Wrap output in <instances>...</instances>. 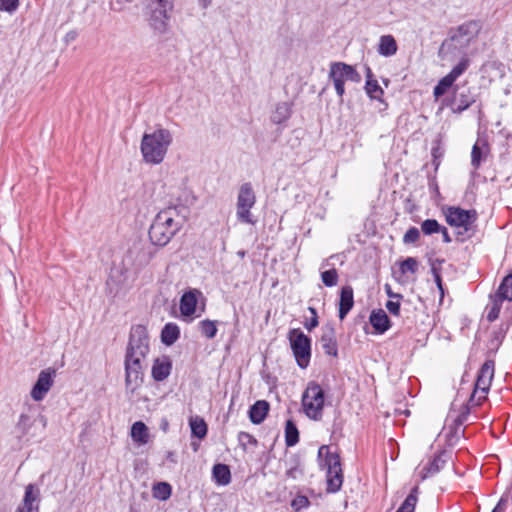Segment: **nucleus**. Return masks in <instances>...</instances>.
Here are the masks:
<instances>
[{
  "label": "nucleus",
  "mask_w": 512,
  "mask_h": 512,
  "mask_svg": "<svg viewBox=\"0 0 512 512\" xmlns=\"http://www.w3.org/2000/svg\"><path fill=\"white\" fill-rule=\"evenodd\" d=\"M455 81L456 80L448 73L438 83L448 90Z\"/></svg>",
  "instance_id": "nucleus-49"
},
{
  "label": "nucleus",
  "mask_w": 512,
  "mask_h": 512,
  "mask_svg": "<svg viewBox=\"0 0 512 512\" xmlns=\"http://www.w3.org/2000/svg\"><path fill=\"white\" fill-rule=\"evenodd\" d=\"M482 28L479 21H469L460 26L459 32H477Z\"/></svg>",
  "instance_id": "nucleus-45"
},
{
  "label": "nucleus",
  "mask_w": 512,
  "mask_h": 512,
  "mask_svg": "<svg viewBox=\"0 0 512 512\" xmlns=\"http://www.w3.org/2000/svg\"><path fill=\"white\" fill-rule=\"evenodd\" d=\"M55 377L56 370L54 368L42 370L30 391L31 398L37 402L42 401L54 385Z\"/></svg>",
  "instance_id": "nucleus-12"
},
{
  "label": "nucleus",
  "mask_w": 512,
  "mask_h": 512,
  "mask_svg": "<svg viewBox=\"0 0 512 512\" xmlns=\"http://www.w3.org/2000/svg\"><path fill=\"white\" fill-rule=\"evenodd\" d=\"M354 305L353 288L349 285L343 286L339 300V318L343 320Z\"/></svg>",
  "instance_id": "nucleus-21"
},
{
  "label": "nucleus",
  "mask_w": 512,
  "mask_h": 512,
  "mask_svg": "<svg viewBox=\"0 0 512 512\" xmlns=\"http://www.w3.org/2000/svg\"><path fill=\"white\" fill-rule=\"evenodd\" d=\"M130 435L132 440L139 445H145L149 439L148 428L141 421H137L132 425Z\"/></svg>",
  "instance_id": "nucleus-26"
},
{
  "label": "nucleus",
  "mask_w": 512,
  "mask_h": 512,
  "mask_svg": "<svg viewBox=\"0 0 512 512\" xmlns=\"http://www.w3.org/2000/svg\"><path fill=\"white\" fill-rule=\"evenodd\" d=\"M504 300L499 295V292L494 297H491V302L486 307L488 321L492 322L498 318Z\"/></svg>",
  "instance_id": "nucleus-31"
},
{
  "label": "nucleus",
  "mask_w": 512,
  "mask_h": 512,
  "mask_svg": "<svg viewBox=\"0 0 512 512\" xmlns=\"http://www.w3.org/2000/svg\"><path fill=\"white\" fill-rule=\"evenodd\" d=\"M147 21L153 29H162L173 9L172 0H143Z\"/></svg>",
  "instance_id": "nucleus-7"
},
{
  "label": "nucleus",
  "mask_w": 512,
  "mask_h": 512,
  "mask_svg": "<svg viewBox=\"0 0 512 512\" xmlns=\"http://www.w3.org/2000/svg\"><path fill=\"white\" fill-rule=\"evenodd\" d=\"M73 40V37H69V34L67 35V37L65 38V42L66 43H69V41Z\"/></svg>",
  "instance_id": "nucleus-60"
},
{
  "label": "nucleus",
  "mask_w": 512,
  "mask_h": 512,
  "mask_svg": "<svg viewBox=\"0 0 512 512\" xmlns=\"http://www.w3.org/2000/svg\"><path fill=\"white\" fill-rule=\"evenodd\" d=\"M446 92H447V89L444 88L443 86H441L439 83L434 87V91H433L434 96L436 98L444 95Z\"/></svg>",
  "instance_id": "nucleus-52"
},
{
  "label": "nucleus",
  "mask_w": 512,
  "mask_h": 512,
  "mask_svg": "<svg viewBox=\"0 0 512 512\" xmlns=\"http://www.w3.org/2000/svg\"><path fill=\"white\" fill-rule=\"evenodd\" d=\"M379 53L383 56H392L397 51L395 39L390 35H383L379 41Z\"/></svg>",
  "instance_id": "nucleus-30"
},
{
  "label": "nucleus",
  "mask_w": 512,
  "mask_h": 512,
  "mask_svg": "<svg viewBox=\"0 0 512 512\" xmlns=\"http://www.w3.org/2000/svg\"><path fill=\"white\" fill-rule=\"evenodd\" d=\"M369 320L373 328L380 334L386 332L390 327V320L382 309L372 311Z\"/></svg>",
  "instance_id": "nucleus-22"
},
{
  "label": "nucleus",
  "mask_w": 512,
  "mask_h": 512,
  "mask_svg": "<svg viewBox=\"0 0 512 512\" xmlns=\"http://www.w3.org/2000/svg\"><path fill=\"white\" fill-rule=\"evenodd\" d=\"M444 465L441 455L435 456L432 460L422 463L417 468V475L423 481L438 473Z\"/></svg>",
  "instance_id": "nucleus-19"
},
{
  "label": "nucleus",
  "mask_w": 512,
  "mask_h": 512,
  "mask_svg": "<svg viewBox=\"0 0 512 512\" xmlns=\"http://www.w3.org/2000/svg\"><path fill=\"white\" fill-rule=\"evenodd\" d=\"M418 270V261L413 257H408L400 263V272L405 274H415Z\"/></svg>",
  "instance_id": "nucleus-37"
},
{
  "label": "nucleus",
  "mask_w": 512,
  "mask_h": 512,
  "mask_svg": "<svg viewBox=\"0 0 512 512\" xmlns=\"http://www.w3.org/2000/svg\"><path fill=\"white\" fill-rule=\"evenodd\" d=\"M475 102V97L469 90L460 93L451 105V109L454 113H461L469 108Z\"/></svg>",
  "instance_id": "nucleus-25"
},
{
  "label": "nucleus",
  "mask_w": 512,
  "mask_h": 512,
  "mask_svg": "<svg viewBox=\"0 0 512 512\" xmlns=\"http://www.w3.org/2000/svg\"><path fill=\"white\" fill-rule=\"evenodd\" d=\"M203 294L198 289H190L186 291L180 299V313L186 321H192L196 316L197 304Z\"/></svg>",
  "instance_id": "nucleus-14"
},
{
  "label": "nucleus",
  "mask_w": 512,
  "mask_h": 512,
  "mask_svg": "<svg viewBox=\"0 0 512 512\" xmlns=\"http://www.w3.org/2000/svg\"><path fill=\"white\" fill-rule=\"evenodd\" d=\"M298 469L297 468H291L289 470H287L286 472V475L290 478H296L297 477V473H298Z\"/></svg>",
  "instance_id": "nucleus-55"
},
{
  "label": "nucleus",
  "mask_w": 512,
  "mask_h": 512,
  "mask_svg": "<svg viewBox=\"0 0 512 512\" xmlns=\"http://www.w3.org/2000/svg\"><path fill=\"white\" fill-rule=\"evenodd\" d=\"M151 257L152 256L150 253H143L139 258V265L147 264L150 261Z\"/></svg>",
  "instance_id": "nucleus-53"
},
{
  "label": "nucleus",
  "mask_w": 512,
  "mask_h": 512,
  "mask_svg": "<svg viewBox=\"0 0 512 512\" xmlns=\"http://www.w3.org/2000/svg\"><path fill=\"white\" fill-rule=\"evenodd\" d=\"M503 503H504V499L501 498L499 503L496 505V507L493 509L492 512H503L504 509H503Z\"/></svg>",
  "instance_id": "nucleus-56"
},
{
  "label": "nucleus",
  "mask_w": 512,
  "mask_h": 512,
  "mask_svg": "<svg viewBox=\"0 0 512 512\" xmlns=\"http://www.w3.org/2000/svg\"><path fill=\"white\" fill-rule=\"evenodd\" d=\"M198 2L202 8H207L212 4L213 0H198Z\"/></svg>",
  "instance_id": "nucleus-58"
},
{
  "label": "nucleus",
  "mask_w": 512,
  "mask_h": 512,
  "mask_svg": "<svg viewBox=\"0 0 512 512\" xmlns=\"http://www.w3.org/2000/svg\"><path fill=\"white\" fill-rule=\"evenodd\" d=\"M446 220L450 226L457 229L458 235L468 236L467 233L472 229L476 220V213L474 210L452 207L448 209Z\"/></svg>",
  "instance_id": "nucleus-10"
},
{
  "label": "nucleus",
  "mask_w": 512,
  "mask_h": 512,
  "mask_svg": "<svg viewBox=\"0 0 512 512\" xmlns=\"http://www.w3.org/2000/svg\"><path fill=\"white\" fill-rule=\"evenodd\" d=\"M172 487L167 482H158L152 487V495L155 499L165 501L170 498Z\"/></svg>",
  "instance_id": "nucleus-33"
},
{
  "label": "nucleus",
  "mask_w": 512,
  "mask_h": 512,
  "mask_svg": "<svg viewBox=\"0 0 512 512\" xmlns=\"http://www.w3.org/2000/svg\"><path fill=\"white\" fill-rule=\"evenodd\" d=\"M183 211L184 208L169 206L157 213L149 229V238L154 245H167L181 230L186 220Z\"/></svg>",
  "instance_id": "nucleus-2"
},
{
  "label": "nucleus",
  "mask_w": 512,
  "mask_h": 512,
  "mask_svg": "<svg viewBox=\"0 0 512 512\" xmlns=\"http://www.w3.org/2000/svg\"><path fill=\"white\" fill-rule=\"evenodd\" d=\"M309 505V500L306 496L297 495L291 502V507L295 511H300Z\"/></svg>",
  "instance_id": "nucleus-43"
},
{
  "label": "nucleus",
  "mask_w": 512,
  "mask_h": 512,
  "mask_svg": "<svg viewBox=\"0 0 512 512\" xmlns=\"http://www.w3.org/2000/svg\"><path fill=\"white\" fill-rule=\"evenodd\" d=\"M149 353V337L143 327L135 328L125 357V386L134 393L143 381V362Z\"/></svg>",
  "instance_id": "nucleus-1"
},
{
  "label": "nucleus",
  "mask_w": 512,
  "mask_h": 512,
  "mask_svg": "<svg viewBox=\"0 0 512 512\" xmlns=\"http://www.w3.org/2000/svg\"><path fill=\"white\" fill-rule=\"evenodd\" d=\"M111 7L114 10H121L122 6L120 5V0H112L111 1Z\"/></svg>",
  "instance_id": "nucleus-57"
},
{
  "label": "nucleus",
  "mask_w": 512,
  "mask_h": 512,
  "mask_svg": "<svg viewBox=\"0 0 512 512\" xmlns=\"http://www.w3.org/2000/svg\"><path fill=\"white\" fill-rule=\"evenodd\" d=\"M446 92H447V89L444 88L443 86H441L439 83L434 87V91H433L434 96L436 98L444 95Z\"/></svg>",
  "instance_id": "nucleus-51"
},
{
  "label": "nucleus",
  "mask_w": 512,
  "mask_h": 512,
  "mask_svg": "<svg viewBox=\"0 0 512 512\" xmlns=\"http://www.w3.org/2000/svg\"><path fill=\"white\" fill-rule=\"evenodd\" d=\"M173 142V135L167 128L156 126L145 132L140 142V152L146 164L159 165L167 156Z\"/></svg>",
  "instance_id": "nucleus-3"
},
{
  "label": "nucleus",
  "mask_w": 512,
  "mask_h": 512,
  "mask_svg": "<svg viewBox=\"0 0 512 512\" xmlns=\"http://www.w3.org/2000/svg\"><path fill=\"white\" fill-rule=\"evenodd\" d=\"M494 376V362L493 361H486L477 376V380L475 383V389L472 395V398H475L478 396V403H480L481 400L485 399L486 394L490 388L491 381Z\"/></svg>",
  "instance_id": "nucleus-13"
},
{
  "label": "nucleus",
  "mask_w": 512,
  "mask_h": 512,
  "mask_svg": "<svg viewBox=\"0 0 512 512\" xmlns=\"http://www.w3.org/2000/svg\"><path fill=\"white\" fill-rule=\"evenodd\" d=\"M291 115V105L288 102H280L276 105L271 120L276 124L285 122Z\"/></svg>",
  "instance_id": "nucleus-28"
},
{
  "label": "nucleus",
  "mask_w": 512,
  "mask_h": 512,
  "mask_svg": "<svg viewBox=\"0 0 512 512\" xmlns=\"http://www.w3.org/2000/svg\"><path fill=\"white\" fill-rule=\"evenodd\" d=\"M302 410L304 414L311 420L319 421L322 419L325 406V392L316 382L308 383L303 392Z\"/></svg>",
  "instance_id": "nucleus-5"
},
{
  "label": "nucleus",
  "mask_w": 512,
  "mask_h": 512,
  "mask_svg": "<svg viewBox=\"0 0 512 512\" xmlns=\"http://www.w3.org/2000/svg\"><path fill=\"white\" fill-rule=\"evenodd\" d=\"M308 310L311 313L312 317H310V321L305 324V328L308 331H312L319 324L318 315H317V311L314 307H308Z\"/></svg>",
  "instance_id": "nucleus-46"
},
{
  "label": "nucleus",
  "mask_w": 512,
  "mask_h": 512,
  "mask_svg": "<svg viewBox=\"0 0 512 512\" xmlns=\"http://www.w3.org/2000/svg\"><path fill=\"white\" fill-rule=\"evenodd\" d=\"M179 335V327L174 323H167L162 329L161 340L165 345L170 346L177 341Z\"/></svg>",
  "instance_id": "nucleus-29"
},
{
  "label": "nucleus",
  "mask_w": 512,
  "mask_h": 512,
  "mask_svg": "<svg viewBox=\"0 0 512 512\" xmlns=\"http://www.w3.org/2000/svg\"><path fill=\"white\" fill-rule=\"evenodd\" d=\"M19 7V0H0V11L13 14Z\"/></svg>",
  "instance_id": "nucleus-41"
},
{
  "label": "nucleus",
  "mask_w": 512,
  "mask_h": 512,
  "mask_svg": "<svg viewBox=\"0 0 512 512\" xmlns=\"http://www.w3.org/2000/svg\"><path fill=\"white\" fill-rule=\"evenodd\" d=\"M469 34H453L449 39L445 40L440 48V55H445L452 49L463 50L464 46L469 44L473 37H467Z\"/></svg>",
  "instance_id": "nucleus-20"
},
{
  "label": "nucleus",
  "mask_w": 512,
  "mask_h": 512,
  "mask_svg": "<svg viewBox=\"0 0 512 512\" xmlns=\"http://www.w3.org/2000/svg\"><path fill=\"white\" fill-rule=\"evenodd\" d=\"M366 92L372 98L376 100H380L383 95V90L375 80H367L366 82Z\"/></svg>",
  "instance_id": "nucleus-38"
},
{
  "label": "nucleus",
  "mask_w": 512,
  "mask_h": 512,
  "mask_svg": "<svg viewBox=\"0 0 512 512\" xmlns=\"http://www.w3.org/2000/svg\"><path fill=\"white\" fill-rule=\"evenodd\" d=\"M320 343L327 355L334 357L337 356L338 346L335 337V329L332 326H326L323 328Z\"/></svg>",
  "instance_id": "nucleus-18"
},
{
  "label": "nucleus",
  "mask_w": 512,
  "mask_h": 512,
  "mask_svg": "<svg viewBox=\"0 0 512 512\" xmlns=\"http://www.w3.org/2000/svg\"><path fill=\"white\" fill-rule=\"evenodd\" d=\"M419 487L416 485L412 488L409 495L403 501L401 506L396 512H414L417 501H418Z\"/></svg>",
  "instance_id": "nucleus-32"
},
{
  "label": "nucleus",
  "mask_w": 512,
  "mask_h": 512,
  "mask_svg": "<svg viewBox=\"0 0 512 512\" xmlns=\"http://www.w3.org/2000/svg\"><path fill=\"white\" fill-rule=\"evenodd\" d=\"M484 159V152L483 149L479 146L478 143H476L471 152V165L474 167V169H478L482 160Z\"/></svg>",
  "instance_id": "nucleus-39"
},
{
  "label": "nucleus",
  "mask_w": 512,
  "mask_h": 512,
  "mask_svg": "<svg viewBox=\"0 0 512 512\" xmlns=\"http://www.w3.org/2000/svg\"><path fill=\"white\" fill-rule=\"evenodd\" d=\"M335 258L336 255H332L329 258L323 260L320 265L321 280L323 284L327 287H334L338 283V272L334 268V264L331 263V261Z\"/></svg>",
  "instance_id": "nucleus-17"
},
{
  "label": "nucleus",
  "mask_w": 512,
  "mask_h": 512,
  "mask_svg": "<svg viewBox=\"0 0 512 512\" xmlns=\"http://www.w3.org/2000/svg\"><path fill=\"white\" fill-rule=\"evenodd\" d=\"M328 77L333 82L336 93L341 99L345 93L346 82L358 83L361 80V76L355 68L343 62H332Z\"/></svg>",
  "instance_id": "nucleus-6"
},
{
  "label": "nucleus",
  "mask_w": 512,
  "mask_h": 512,
  "mask_svg": "<svg viewBox=\"0 0 512 512\" xmlns=\"http://www.w3.org/2000/svg\"><path fill=\"white\" fill-rule=\"evenodd\" d=\"M41 502L40 489L35 484L25 486L24 496L15 512H39Z\"/></svg>",
  "instance_id": "nucleus-15"
},
{
  "label": "nucleus",
  "mask_w": 512,
  "mask_h": 512,
  "mask_svg": "<svg viewBox=\"0 0 512 512\" xmlns=\"http://www.w3.org/2000/svg\"><path fill=\"white\" fill-rule=\"evenodd\" d=\"M199 328L205 337L212 339L217 334V326L215 321L203 320L199 323Z\"/></svg>",
  "instance_id": "nucleus-36"
},
{
  "label": "nucleus",
  "mask_w": 512,
  "mask_h": 512,
  "mask_svg": "<svg viewBox=\"0 0 512 512\" xmlns=\"http://www.w3.org/2000/svg\"><path fill=\"white\" fill-rule=\"evenodd\" d=\"M285 440H286V445L289 447L296 445L299 441L298 429L291 420H288L286 422Z\"/></svg>",
  "instance_id": "nucleus-34"
},
{
  "label": "nucleus",
  "mask_w": 512,
  "mask_h": 512,
  "mask_svg": "<svg viewBox=\"0 0 512 512\" xmlns=\"http://www.w3.org/2000/svg\"><path fill=\"white\" fill-rule=\"evenodd\" d=\"M288 340L295 360L300 368H306L311 358V339L300 329H291Z\"/></svg>",
  "instance_id": "nucleus-8"
},
{
  "label": "nucleus",
  "mask_w": 512,
  "mask_h": 512,
  "mask_svg": "<svg viewBox=\"0 0 512 512\" xmlns=\"http://www.w3.org/2000/svg\"><path fill=\"white\" fill-rule=\"evenodd\" d=\"M172 370V361L168 356H161L154 360L151 375L155 381H163L169 377Z\"/></svg>",
  "instance_id": "nucleus-16"
},
{
  "label": "nucleus",
  "mask_w": 512,
  "mask_h": 512,
  "mask_svg": "<svg viewBox=\"0 0 512 512\" xmlns=\"http://www.w3.org/2000/svg\"><path fill=\"white\" fill-rule=\"evenodd\" d=\"M499 295L512 302V274L506 276L498 289Z\"/></svg>",
  "instance_id": "nucleus-35"
},
{
  "label": "nucleus",
  "mask_w": 512,
  "mask_h": 512,
  "mask_svg": "<svg viewBox=\"0 0 512 512\" xmlns=\"http://www.w3.org/2000/svg\"><path fill=\"white\" fill-rule=\"evenodd\" d=\"M256 203V195L251 183L242 184L238 190L236 202V216L239 222L255 224L251 209Z\"/></svg>",
  "instance_id": "nucleus-9"
},
{
  "label": "nucleus",
  "mask_w": 512,
  "mask_h": 512,
  "mask_svg": "<svg viewBox=\"0 0 512 512\" xmlns=\"http://www.w3.org/2000/svg\"><path fill=\"white\" fill-rule=\"evenodd\" d=\"M420 232L416 227L409 228L403 236L404 243H414L419 239Z\"/></svg>",
  "instance_id": "nucleus-44"
},
{
  "label": "nucleus",
  "mask_w": 512,
  "mask_h": 512,
  "mask_svg": "<svg viewBox=\"0 0 512 512\" xmlns=\"http://www.w3.org/2000/svg\"><path fill=\"white\" fill-rule=\"evenodd\" d=\"M318 457L323 459L321 466L326 469L327 490L332 493L339 491L343 484L339 455L331 452L328 446L323 445L318 450Z\"/></svg>",
  "instance_id": "nucleus-4"
},
{
  "label": "nucleus",
  "mask_w": 512,
  "mask_h": 512,
  "mask_svg": "<svg viewBox=\"0 0 512 512\" xmlns=\"http://www.w3.org/2000/svg\"><path fill=\"white\" fill-rule=\"evenodd\" d=\"M385 292L388 295L389 300H391V299H402V295H400L398 293H394L392 291L390 285H388V284L385 285Z\"/></svg>",
  "instance_id": "nucleus-50"
},
{
  "label": "nucleus",
  "mask_w": 512,
  "mask_h": 512,
  "mask_svg": "<svg viewBox=\"0 0 512 512\" xmlns=\"http://www.w3.org/2000/svg\"><path fill=\"white\" fill-rule=\"evenodd\" d=\"M212 478L219 486H226L231 482V472L227 465L216 464L212 469Z\"/></svg>",
  "instance_id": "nucleus-24"
},
{
  "label": "nucleus",
  "mask_w": 512,
  "mask_h": 512,
  "mask_svg": "<svg viewBox=\"0 0 512 512\" xmlns=\"http://www.w3.org/2000/svg\"><path fill=\"white\" fill-rule=\"evenodd\" d=\"M401 299H391L386 303V308L392 315L398 316L400 313Z\"/></svg>",
  "instance_id": "nucleus-47"
},
{
  "label": "nucleus",
  "mask_w": 512,
  "mask_h": 512,
  "mask_svg": "<svg viewBox=\"0 0 512 512\" xmlns=\"http://www.w3.org/2000/svg\"><path fill=\"white\" fill-rule=\"evenodd\" d=\"M189 426L193 436L203 439L207 435V424L200 416H191L189 419Z\"/></svg>",
  "instance_id": "nucleus-27"
},
{
  "label": "nucleus",
  "mask_w": 512,
  "mask_h": 512,
  "mask_svg": "<svg viewBox=\"0 0 512 512\" xmlns=\"http://www.w3.org/2000/svg\"><path fill=\"white\" fill-rule=\"evenodd\" d=\"M440 232L442 233L443 241H444L445 243H450V242H451V238H450V236H449V234H448L447 229H446V228H443V229H441V230H440Z\"/></svg>",
  "instance_id": "nucleus-54"
},
{
  "label": "nucleus",
  "mask_w": 512,
  "mask_h": 512,
  "mask_svg": "<svg viewBox=\"0 0 512 512\" xmlns=\"http://www.w3.org/2000/svg\"><path fill=\"white\" fill-rule=\"evenodd\" d=\"M269 404L264 400L257 401L249 410V418L252 423L260 424L266 417Z\"/></svg>",
  "instance_id": "nucleus-23"
},
{
  "label": "nucleus",
  "mask_w": 512,
  "mask_h": 512,
  "mask_svg": "<svg viewBox=\"0 0 512 512\" xmlns=\"http://www.w3.org/2000/svg\"><path fill=\"white\" fill-rule=\"evenodd\" d=\"M469 60L467 58H463L451 71L450 75L457 80L468 68Z\"/></svg>",
  "instance_id": "nucleus-42"
},
{
  "label": "nucleus",
  "mask_w": 512,
  "mask_h": 512,
  "mask_svg": "<svg viewBox=\"0 0 512 512\" xmlns=\"http://www.w3.org/2000/svg\"><path fill=\"white\" fill-rule=\"evenodd\" d=\"M509 328V325H501L500 329L494 333V339L492 341V345L499 346V344L502 342L507 330Z\"/></svg>",
  "instance_id": "nucleus-48"
},
{
  "label": "nucleus",
  "mask_w": 512,
  "mask_h": 512,
  "mask_svg": "<svg viewBox=\"0 0 512 512\" xmlns=\"http://www.w3.org/2000/svg\"><path fill=\"white\" fill-rule=\"evenodd\" d=\"M436 283H437V286L438 288L440 289L441 293L443 294V288H442V283H441V278L438 274H436Z\"/></svg>",
  "instance_id": "nucleus-59"
},
{
  "label": "nucleus",
  "mask_w": 512,
  "mask_h": 512,
  "mask_svg": "<svg viewBox=\"0 0 512 512\" xmlns=\"http://www.w3.org/2000/svg\"><path fill=\"white\" fill-rule=\"evenodd\" d=\"M421 230L425 235H431L433 233L440 232L441 226L435 219H427L423 221Z\"/></svg>",
  "instance_id": "nucleus-40"
},
{
  "label": "nucleus",
  "mask_w": 512,
  "mask_h": 512,
  "mask_svg": "<svg viewBox=\"0 0 512 512\" xmlns=\"http://www.w3.org/2000/svg\"><path fill=\"white\" fill-rule=\"evenodd\" d=\"M47 423V417L43 414L34 416L30 413H22L17 423V429L22 435L35 437L43 433L47 427Z\"/></svg>",
  "instance_id": "nucleus-11"
}]
</instances>
